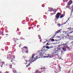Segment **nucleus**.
Returning <instances> with one entry per match:
<instances>
[{
	"label": "nucleus",
	"instance_id": "obj_1",
	"mask_svg": "<svg viewBox=\"0 0 73 73\" xmlns=\"http://www.w3.org/2000/svg\"><path fill=\"white\" fill-rule=\"evenodd\" d=\"M35 56V54L33 55L32 56V57H30L31 59L29 60V62H27L26 60H25L24 62V64H28V63H29L26 66L27 68H28V67L30 65V64H31V62H34V61H35L36 60L38 59V58H40V57H37L38 56H36V58H34L33 59Z\"/></svg>",
	"mask_w": 73,
	"mask_h": 73
},
{
	"label": "nucleus",
	"instance_id": "obj_2",
	"mask_svg": "<svg viewBox=\"0 0 73 73\" xmlns=\"http://www.w3.org/2000/svg\"><path fill=\"white\" fill-rule=\"evenodd\" d=\"M73 33V31H70L69 33H68L66 35V36L69 39H73V36H71V35Z\"/></svg>",
	"mask_w": 73,
	"mask_h": 73
},
{
	"label": "nucleus",
	"instance_id": "obj_3",
	"mask_svg": "<svg viewBox=\"0 0 73 73\" xmlns=\"http://www.w3.org/2000/svg\"><path fill=\"white\" fill-rule=\"evenodd\" d=\"M61 14L60 13H58L56 15L55 18L56 19H58L59 17H60V15H61Z\"/></svg>",
	"mask_w": 73,
	"mask_h": 73
},
{
	"label": "nucleus",
	"instance_id": "obj_4",
	"mask_svg": "<svg viewBox=\"0 0 73 73\" xmlns=\"http://www.w3.org/2000/svg\"><path fill=\"white\" fill-rule=\"evenodd\" d=\"M73 3V1L72 0H70L69 1L68 3H67V6H66V7L67 8H69V7L68 6H69L70 5H71Z\"/></svg>",
	"mask_w": 73,
	"mask_h": 73
},
{
	"label": "nucleus",
	"instance_id": "obj_5",
	"mask_svg": "<svg viewBox=\"0 0 73 73\" xmlns=\"http://www.w3.org/2000/svg\"><path fill=\"white\" fill-rule=\"evenodd\" d=\"M26 49H28V47L24 46V47H23V48L22 49V52H23V51H25V50H26Z\"/></svg>",
	"mask_w": 73,
	"mask_h": 73
},
{
	"label": "nucleus",
	"instance_id": "obj_6",
	"mask_svg": "<svg viewBox=\"0 0 73 73\" xmlns=\"http://www.w3.org/2000/svg\"><path fill=\"white\" fill-rule=\"evenodd\" d=\"M68 30H69L70 31H73V28H72L71 27L67 29Z\"/></svg>",
	"mask_w": 73,
	"mask_h": 73
},
{
	"label": "nucleus",
	"instance_id": "obj_7",
	"mask_svg": "<svg viewBox=\"0 0 73 73\" xmlns=\"http://www.w3.org/2000/svg\"><path fill=\"white\" fill-rule=\"evenodd\" d=\"M68 20H67V21H66V22L64 23L63 24H62V25H60V24H58V25L59 26V27H60L61 26V25H64V24H66V23H67V22H68Z\"/></svg>",
	"mask_w": 73,
	"mask_h": 73
},
{
	"label": "nucleus",
	"instance_id": "obj_8",
	"mask_svg": "<svg viewBox=\"0 0 73 73\" xmlns=\"http://www.w3.org/2000/svg\"><path fill=\"white\" fill-rule=\"evenodd\" d=\"M54 13H56V11H54L52 13H50V15H51V16H52V15H54Z\"/></svg>",
	"mask_w": 73,
	"mask_h": 73
},
{
	"label": "nucleus",
	"instance_id": "obj_9",
	"mask_svg": "<svg viewBox=\"0 0 73 73\" xmlns=\"http://www.w3.org/2000/svg\"><path fill=\"white\" fill-rule=\"evenodd\" d=\"M66 44H67V43H66V44H60L59 45V46H62V45H66Z\"/></svg>",
	"mask_w": 73,
	"mask_h": 73
},
{
	"label": "nucleus",
	"instance_id": "obj_10",
	"mask_svg": "<svg viewBox=\"0 0 73 73\" xmlns=\"http://www.w3.org/2000/svg\"><path fill=\"white\" fill-rule=\"evenodd\" d=\"M11 41L12 42H15V38H14L13 39H12L11 40Z\"/></svg>",
	"mask_w": 73,
	"mask_h": 73
},
{
	"label": "nucleus",
	"instance_id": "obj_11",
	"mask_svg": "<svg viewBox=\"0 0 73 73\" xmlns=\"http://www.w3.org/2000/svg\"><path fill=\"white\" fill-rule=\"evenodd\" d=\"M64 3H65V2H67L68 1V0H63Z\"/></svg>",
	"mask_w": 73,
	"mask_h": 73
},
{
	"label": "nucleus",
	"instance_id": "obj_12",
	"mask_svg": "<svg viewBox=\"0 0 73 73\" xmlns=\"http://www.w3.org/2000/svg\"><path fill=\"white\" fill-rule=\"evenodd\" d=\"M64 17V15H62L60 17V19H61V18H62Z\"/></svg>",
	"mask_w": 73,
	"mask_h": 73
},
{
	"label": "nucleus",
	"instance_id": "obj_13",
	"mask_svg": "<svg viewBox=\"0 0 73 73\" xmlns=\"http://www.w3.org/2000/svg\"><path fill=\"white\" fill-rule=\"evenodd\" d=\"M60 31H61V30H59L57 32H56V33H59V32H60Z\"/></svg>",
	"mask_w": 73,
	"mask_h": 73
},
{
	"label": "nucleus",
	"instance_id": "obj_14",
	"mask_svg": "<svg viewBox=\"0 0 73 73\" xmlns=\"http://www.w3.org/2000/svg\"><path fill=\"white\" fill-rule=\"evenodd\" d=\"M63 50L64 52H65V51L66 50V49H65V48H63Z\"/></svg>",
	"mask_w": 73,
	"mask_h": 73
},
{
	"label": "nucleus",
	"instance_id": "obj_15",
	"mask_svg": "<svg viewBox=\"0 0 73 73\" xmlns=\"http://www.w3.org/2000/svg\"><path fill=\"white\" fill-rule=\"evenodd\" d=\"M7 59H9V60H10V58L11 59V58H10V56H9V57L7 56Z\"/></svg>",
	"mask_w": 73,
	"mask_h": 73
},
{
	"label": "nucleus",
	"instance_id": "obj_16",
	"mask_svg": "<svg viewBox=\"0 0 73 73\" xmlns=\"http://www.w3.org/2000/svg\"><path fill=\"white\" fill-rule=\"evenodd\" d=\"M38 37H39V39H41V36H40V35H38Z\"/></svg>",
	"mask_w": 73,
	"mask_h": 73
},
{
	"label": "nucleus",
	"instance_id": "obj_17",
	"mask_svg": "<svg viewBox=\"0 0 73 73\" xmlns=\"http://www.w3.org/2000/svg\"><path fill=\"white\" fill-rule=\"evenodd\" d=\"M12 65L11 64L10 65V67L11 69H12Z\"/></svg>",
	"mask_w": 73,
	"mask_h": 73
},
{
	"label": "nucleus",
	"instance_id": "obj_18",
	"mask_svg": "<svg viewBox=\"0 0 73 73\" xmlns=\"http://www.w3.org/2000/svg\"><path fill=\"white\" fill-rule=\"evenodd\" d=\"M67 48L68 49H69V50H70V47H67Z\"/></svg>",
	"mask_w": 73,
	"mask_h": 73
},
{
	"label": "nucleus",
	"instance_id": "obj_19",
	"mask_svg": "<svg viewBox=\"0 0 73 73\" xmlns=\"http://www.w3.org/2000/svg\"><path fill=\"white\" fill-rule=\"evenodd\" d=\"M45 5H44V4H43L42 5V7H45V6H44Z\"/></svg>",
	"mask_w": 73,
	"mask_h": 73
},
{
	"label": "nucleus",
	"instance_id": "obj_20",
	"mask_svg": "<svg viewBox=\"0 0 73 73\" xmlns=\"http://www.w3.org/2000/svg\"><path fill=\"white\" fill-rule=\"evenodd\" d=\"M50 9L51 10H52V11H54V10H53V8H50Z\"/></svg>",
	"mask_w": 73,
	"mask_h": 73
},
{
	"label": "nucleus",
	"instance_id": "obj_21",
	"mask_svg": "<svg viewBox=\"0 0 73 73\" xmlns=\"http://www.w3.org/2000/svg\"><path fill=\"white\" fill-rule=\"evenodd\" d=\"M52 41H54V39H51Z\"/></svg>",
	"mask_w": 73,
	"mask_h": 73
},
{
	"label": "nucleus",
	"instance_id": "obj_22",
	"mask_svg": "<svg viewBox=\"0 0 73 73\" xmlns=\"http://www.w3.org/2000/svg\"><path fill=\"white\" fill-rule=\"evenodd\" d=\"M25 53H28V50L26 51Z\"/></svg>",
	"mask_w": 73,
	"mask_h": 73
},
{
	"label": "nucleus",
	"instance_id": "obj_23",
	"mask_svg": "<svg viewBox=\"0 0 73 73\" xmlns=\"http://www.w3.org/2000/svg\"><path fill=\"white\" fill-rule=\"evenodd\" d=\"M46 48H47V49H49V47L48 46H47L46 47Z\"/></svg>",
	"mask_w": 73,
	"mask_h": 73
},
{
	"label": "nucleus",
	"instance_id": "obj_24",
	"mask_svg": "<svg viewBox=\"0 0 73 73\" xmlns=\"http://www.w3.org/2000/svg\"><path fill=\"white\" fill-rule=\"evenodd\" d=\"M31 27H29V30H30V29H31Z\"/></svg>",
	"mask_w": 73,
	"mask_h": 73
},
{
	"label": "nucleus",
	"instance_id": "obj_25",
	"mask_svg": "<svg viewBox=\"0 0 73 73\" xmlns=\"http://www.w3.org/2000/svg\"><path fill=\"white\" fill-rule=\"evenodd\" d=\"M73 9H72V10H71V12H72H72H73Z\"/></svg>",
	"mask_w": 73,
	"mask_h": 73
},
{
	"label": "nucleus",
	"instance_id": "obj_26",
	"mask_svg": "<svg viewBox=\"0 0 73 73\" xmlns=\"http://www.w3.org/2000/svg\"><path fill=\"white\" fill-rule=\"evenodd\" d=\"M6 73H8V71H7L6 72H5Z\"/></svg>",
	"mask_w": 73,
	"mask_h": 73
},
{
	"label": "nucleus",
	"instance_id": "obj_27",
	"mask_svg": "<svg viewBox=\"0 0 73 73\" xmlns=\"http://www.w3.org/2000/svg\"><path fill=\"white\" fill-rule=\"evenodd\" d=\"M46 45H49V43H47V44H46Z\"/></svg>",
	"mask_w": 73,
	"mask_h": 73
},
{
	"label": "nucleus",
	"instance_id": "obj_28",
	"mask_svg": "<svg viewBox=\"0 0 73 73\" xmlns=\"http://www.w3.org/2000/svg\"><path fill=\"white\" fill-rule=\"evenodd\" d=\"M12 61H13V60H11V62H12Z\"/></svg>",
	"mask_w": 73,
	"mask_h": 73
},
{
	"label": "nucleus",
	"instance_id": "obj_29",
	"mask_svg": "<svg viewBox=\"0 0 73 73\" xmlns=\"http://www.w3.org/2000/svg\"><path fill=\"white\" fill-rule=\"evenodd\" d=\"M38 26H39V25H38L37 26V28H38Z\"/></svg>",
	"mask_w": 73,
	"mask_h": 73
},
{
	"label": "nucleus",
	"instance_id": "obj_30",
	"mask_svg": "<svg viewBox=\"0 0 73 73\" xmlns=\"http://www.w3.org/2000/svg\"><path fill=\"white\" fill-rule=\"evenodd\" d=\"M46 42V41L44 42H43V43H45Z\"/></svg>",
	"mask_w": 73,
	"mask_h": 73
},
{
	"label": "nucleus",
	"instance_id": "obj_31",
	"mask_svg": "<svg viewBox=\"0 0 73 73\" xmlns=\"http://www.w3.org/2000/svg\"><path fill=\"white\" fill-rule=\"evenodd\" d=\"M48 40H46V42H48Z\"/></svg>",
	"mask_w": 73,
	"mask_h": 73
},
{
	"label": "nucleus",
	"instance_id": "obj_32",
	"mask_svg": "<svg viewBox=\"0 0 73 73\" xmlns=\"http://www.w3.org/2000/svg\"><path fill=\"white\" fill-rule=\"evenodd\" d=\"M70 70H69V72L68 73H70Z\"/></svg>",
	"mask_w": 73,
	"mask_h": 73
},
{
	"label": "nucleus",
	"instance_id": "obj_33",
	"mask_svg": "<svg viewBox=\"0 0 73 73\" xmlns=\"http://www.w3.org/2000/svg\"><path fill=\"white\" fill-rule=\"evenodd\" d=\"M52 39L51 38H50V40H51V39Z\"/></svg>",
	"mask_w": 73,
	"mask_h": 73
},
{
	"label": "nucleus",
	"instance_id": "obj_34",
	"mask_svg": "<svg viewBox=\"0 0 73 73\" xmlns=\"http://www.w3.org/2000/svg\"><path fill=\"white\" fill-rule=\"evenodd\" d=\"M7 36H8V34H6Z\"/></svg>",
	"mask_w": 73,
	"mask_h": 73
},
{
	"label": "nucleus",
	"instance_id": "obj_35",
	"mask_svg": "<svg viewBox=\"0 0 73 73\" xmlns=\"http://www.w3.org/2000/svg\"><path fill=\"white\" fill-rule=\"evenodd\" d=\"M50 12H51L52 11L50 10Z\"/></svg>",
	"mask_w": 73,
	"mask_h": 73
},
{
	"label": "nucleus",
	"instance_id": "obj_36",
	"mask_svg": "<svg viewBox=\"0 0 73 73\" xmlns=\"http://www.w3.org/2000/svg\"><path fill=\"white\" fill-rule=\"evenodd\" d=\"M59 69H61V68L60 67V68Z\"/></svg>",
	"mask_w": 73,
	"mask_h": 73
},
{
	"label": "nucleus",
	"instance_id": "obj_37",
	"mask_svg": "<svg viewBox=\"0 0 73 73\" xmlns=\"http://www.w3.org/2000/svg\"><path fill=\"white\" fill-rule=\"evenodd\" d=\"M72 9H73V6H72Z\"/></svg>",
	"mask_w": 73,
	"mask_h": 73
},
{
	"label": "nucleus",
	"instance_id": "obj_38",
	"mask_svg": "<svg viewBox=\"0 0 73 73\" xmlns=\"http://www.w3.org/2000/svg\"><path fill=\"white\" fill-rule=\"evenodd\" d=\"M73 43V42H72L71 43Z\"/></svg>",
	"mask_w": 73,
	"mask_h": 73
},
{
	"label": "nucleus",
	"instance_id": "obj_39",
	"mask_svg": "<svg viewBox=\"0 0 73 73\" xmlns=\"http://www.w3.org/2000/svg\"><path fill=\"white\" fill-rule=\"evenodd\" d=\"M1 68H2V67H3V66H1Z\"/></svg>",
	"mask_w": 73,
	"mask_h": 73
},
{
	"label": "nucleus",
	"instance_id": "obj_40",
	"mask_svg": "<svg viewBox=\"0 0 73 73\" xmlns=\"http://www.w3.org/2000/svg\"><path fill=\"white\" fill-rule=\"evenodd\" d=\"M41 69H42V68H41Z\"/></svg>",
	"mask_w": 73,
	"mask_h": 73
},
{
	"label": "nucleus",
	"instance_id": "obj_41",
	"mask_svg": "<svg viewBox=\"0 0 73 73\" xmlns=\"http://www.w3.org/2000/svg\"><path fill=\"white\" fill-rule=\"evenodd\" d=\"M50 9V8L48 7V9Z\"/></svg>",
	"mask_w": 73,
	"mask_h": 73
},
{
	"label": "nucleus",
	"instance_id": "obj_42",
	"mask_svg": "<svg viewBox=\"0 0 73 73\" xmlns=\"http://www.w3.org/2000/svg\"><path fill=\"white\" fill-rule=\"evenodd\" d=\"M11 60H12V59H11Z\"/></svg>",
	"mask_w": 73,
	"mask_h": 73
},
{
	"label": "nucleus",
	"instance_id": "obj_43",
	"mask_svg": "<svg viewBox=\"0 0 73 73\" xmlns=\"http://www.w3.org/2000/svg\"><path fill=\"white\" fill-rule=\"evenodd\" d=\"M58 50H57V51Z\"/></svg>",
	"mask_w": 73,
	"mask_h": 73
},
{
	"label": "nucleus",
	"instance_id": "obj_44",
	"mask_svg": "<svg viewBox=\"0 0 73 73\" xmlns=\"http://www.w3.org/2000/svg\"><path fill=\"white\" fill-rule=\"evenodd\" d=\"M3 62V63H4V62Z\"/></svg>",
	"mask_w": 73,
	"mask_h": 73
},
{
	"label": "nucleus",
	"instance_id": "obj_45",
	"mask_svg": "<svg viewBox=\"0 0 73 73\" xmlns=\"http://www.w3.org/2000/svg\"><path fill=\"white\" fill-rule=\"evenodd\" d=\"M1 35V34H0V35Z\"/></svg>",
	"mask_w": 73,
	"mask_h": 73
},
{
	"label": "nucleus",
	"instance_id": "obj_46",
	"mask_svg": "<svg viewBox=\"0 0 73 73\" xmlns=\"http://www.w3.org/2000/svg\"><path fill=\"white\" fill-rule=\"evenodd\" d=\"M17 29H18V28H17Z\"/></svg>",
	"mask_w": 73,
	"mask_h": 73
},
{
	"label": "nucleus",
	"instance_id": "obj_47",
	"mask_svg": "<svg viewBox=\"0 0 73 73\" xmlns=\"http://www.w3.org/2000/svg\"><path fill=\"white\" fill-rule=\"evenodd\" d=\"M35 73H36V72H35Z\"/></svg>",
	"mask_w": 73,
	"mask_h": 73
}]
</instances>
